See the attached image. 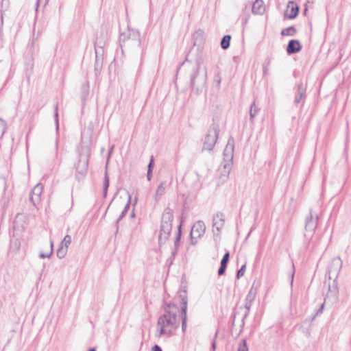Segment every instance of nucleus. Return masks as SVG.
I'll return each instance as SVG.
<instances>
[{
	"label": "nucleus",
	"mask_w": 351,
	"mask_h": 351,
	"mask_svg": "<svg viewBox=\"0 0 351 351\" xmlns=\"http://www.w3.org/2000/svg\"><path fill=\"white\" fill-rule=\"evenodd\" d=\"M181 315L178 306L174 304H167L165 307V313L160 315L157 321L155 337L160 338L162 336L169 337L172 336L180 326L182 320V330H186L187 319V298L185 295H180Z\"/></svg>",
	"instance_id": "1"
},
{
	"label": "nucleus",
	"mask_w": 351,
	"mask_h": 351,
	"mask_svg": "<svg viewBox=\"0 0 351 351\" xmlns=\"http://www.w3.org/2000/svg\"><path fill=\"white\" fill-rule=\"evenodd\" d=\"M207 81V68L203 62L197 60L191 73V84L197 94L202 92Z\"/></svg>",
	"instance_id": "2"
},
{
	"label": "nucleus",
	"mask_w": 351,
	"mask_h": 351,
	"mask_svg": "<svg viewBox=\"0 0 351 351\" xmlns=\"http://www.w3.org/2000/svg\"><path fill=\"white\" fill-rule=\"evenodd\" d=\"M121 47L126 49H138L141 47V39L138 30L128 27L119 36Z\"/></svg>",
	"instance_id": "3"
},
{
	"label": "nucleus",
	"mask_w": 351,
	"mask_h": 351,
	"mask_svg": "<svg viewBox=\"0 0 351 351\" xmlns=\"http://www.w3.org/2000/svg\"><path fill=\"white\" fill-rule=\"evenodd\" d=\"M173 220V210L167 208L162 213L160 223L159 242L165 243L169 238L172 230V221Z\"/></svg>",
	"instance_id": "4"
},
{
	"label": "nucleus",
	"mask_w": 351,
	"mask_h": 351,
	"mask_svg": "<svg viewBox=\"0 0 351 351\" xmlns=\"http://www.w3.org/2000/svg\"><path fill=\"white\" fill-rule=\"evenodd\" d=\"M234 139L232 136L228 138L227 145L223 151V161L221 163L223 170L221 174L223 176H228L230 173L234 156Z\"/></svg>",
	"instance_id": "5"
},
{
	"label": "nucleus",
	"mask_w": 351,
	"mask_h": 351,
	"mask_svg": "<svg viewBox=\"0 0 351 351\" xmlns=\"http://www.w3.org/2000/svg\"><path fill=\"white\" fill-rule=\"evenodd\" d=\"M219 136V126L213 123L208 128L203 145V150L212 151L217 143Z\"/></svg>",
	"instance_id": "6"
},
{
	"label": "nucleus",
	"mask_w": 351,
	"mask_h": 351,
	"mask_svg": "<svg viewBox=\"0 0 351 351\" xmlns=\"http://www.w3.org/2000/svg\"><path fill=\"white\" fill-rule=\"evenodd\" d=\"M318 213L313 209L310 210L309 215L306 218L304 237L306 239H311L317 226Z\"/></svg>",
	"instance_id": "7"
},
{
	"label": "nucleus",
	"mask_w": 351,
	"mask_h": 351,
	"mask_svg": "<svg viewBox=\"0 0 351 351\" xmlns=\"http://www.w3.org/2000/svg\"><path fill=\"white\" fill-rule=\"evenodd\" d=\"M342 267V261L339 257L334 258L328 267V282H336L339 271Z\"/></svg>",
	"instance_id": "8"
},
{
	"label": "nucleus",
	"mask_w": 351,
	"mask_h": 351,
	"mask_svg": "<svg viewBox=\"0 0 351 351\" xmlns=\"http://www.w3.org/2000/svg\"><path fill=\"white\" fill-rule=\"evenodd\" d=\"M328 290L324 298L325 304L327 306H332L338 300L339 298V289L337 284L334 282H328Z\"/></svg>",
	"instance_id": "9"
},
{
	"label": "nucleus",
	"mask_w": 351,
	"mask_h": 351,
	"mask_svg": "<svg viewBox=\"0 0 351 351\" xmlns=\"http://www.w3.org/2000/svg\"><path fill=\"white\" fill-rule=\"evenodd\" d=\"M206 230V226L202 221L195 222L190 233L191 243L195 245L197 243L198 239L204 235Z\"/></svg>",
	"instance_id": "10"
},
{
	"label": "nucleus",
	"mask_w": 351,
	"mask_h": 351,
	"mask_svg": "<svg viewBox=\"0 0 351 351\" xmlns=\"http://www.w3.org/2000/svg\"><path fill=\"white\" fill-rule=\"evenodd\" d=\"M88 156H80L77 163L75 165L76 169V178L80 180L82 179L87 172L88 170Z\"/></svg>",
	"instance_id": "11"
},
{
	"label": "nucleus",
	"mask_w": 351,
	"mask_h": 351,
	"mask_svg": "<svg viewBox=\"0 0 351 351\" xmlns=\"http://www.w3.org/2000/svg\"><path fill=\"white\" fill-rule=\"evenodd\" d=\"M213 232L215 234H219L225 223V216L221 213H217L213 216Z\"/></svg>",
	"instance_id": "12"
},
{
	"label": "nucleus",
	"mask_w": 351,
	"mask_h": 351,
	"mask_svg": "<svg viewBox=\"0 0 351 351\" xmlns=\"http://www.w3.org/2000/svg\"><path fill=\"white\" fill-rule=\"evenodd\" d=\"M71 243V237L70 235L66 234L63 240L61 241L60 247L57 250V256L59 258H63L67 254L69 245Z\"/></svg>",
	"instance_id": "13"
},
{
	"label": "nucleus",
	"mask_w": 351,
	"mask_h": 351,
	"mask_svg": "<svg viewBox=\"0 0 351 351\" xmlns=\"http://www.w3.org/2000/svg\"><path fill=\"white\" fill-rule=\"evenodd\" d=\"M13 227L16 230H23L27 225V216L23 213H18L13 222Z\"/></svg>",
	"instance_id": "14"
},
{
	"label": "nucleus",
	"mask_w": 351,
	"mask_h": 351,
	"mask_svg": "<svg viewBox=\"0 0 351 351\" xmlns=\"http://www.w3.org/2000/svg\"><path fill=\"white\" fill-rule=\"evenodd\" d=\"M43 193V186L40 184H36L30 193V200L34 205L39 202L40 195Z\"/></svg>",
	"instance_id": "15"
},
{
	"label": "nucleus",
	"mask_w": 351,
	"mask_h": 351,
	"mask_svg": "<svg viewBox=\"0 0 351 351\" xmlns=\"http://www.w3.org/2000/svg\"><path fill=\"white\" fill-rule=\"evenodd\" d=\"M299 8L293 1H289L287 10L285 11V16L290 19L295 18L298 14Z\"/></svg>",
	"instance_id": "16"
},
{
	"label": "nucleus",
	"mask_w": 351,
	"mask_h": 351,
	"mask_svg": "<svg viewBox=\"0 0 351 351\" xmlns=\"http://www.w3.org/2000/svg\"><path fill=\"white\" fill-rule=\"evenodd\" d=\"M302 46L298 40H291L287 46V52L289 54L295 53L301 50Z\"/></svg>",
	"instance_id": "17"
},
{
	"label": "nucleus",
	"mask_w": 351,
	"mask_h": 351,
	"mask_svg": "<svg viewBox=\"0 0 351 351\" xmlns=\"http://www.w3.org/2000/svg\"><path fill=\"white\" fill-rule=\"evenodd\" d=\"M265 10L264 3L263 0H256L252 6V12L254 14H263Z\"/></svg>",
	"instance_id": "18"
},
{
	"label": "nucleus",
	"mask_w": 351,
	"mask_h": 351,
	"mask_svg": "<svg viewBox=\"0 0 351 351\" xmlns=\"http://www.w3.org/2000/svg\"><path fill=\"white\" fill-rule=\"evenodd\" d=\"M167 184V181H162L158 186L156 191V194H155V200L156 202L159 201L161 197L165 194Z\"/></svg>",
	"instance_id": "19"
},
{
	"label": "nucleus",
	"mask_w": 351,
	"mask_h": 351,
	"mask_svg": "<svg viewBox=\"0 0 351 351\" xmlns=\"http://www.w3.org/2000/svg\"><path fill=\"white\" fill-rule=\"evenodd\" d=\"M305 92H306V87L303 84L302 82H300L298 85L297 95H296V96L295 97V100H294V103L295 104H298L300 103V101L302 99Z\"/></svg>",
	"instance_id": "20"
},
{
	"label": "nucleus",
	"mask_w": 351,
	"mask_h": 351,
	"mask_svg": "<svg viewBox=\"0 0 351 351\" xmlns=\"http://www.w3.org/2000/svg\"><path fill=\"white\" fill-rule=\"evenodd\" d=\"M229 258H230V254H229V252H226L223 255V256L221 261V265L218 269V275L219 276H221L225 273L226 269L227 267V264L229 261Z\"/></svg>",
	"instance_id": "21"
},
{
	"label": "nucleus",
	"mask_w": 351,
	"mask_h": 351,
	"mask_svg": "<svg viewBox=\"0 0 351 351\" xmlns=\"http://www.w3.org/2000/svg\"><path fill=\"white\" fill-rule=\"evenodd\" d=\"M259 110L260 109L256 106L255 101H253L250 110V121L251 123H253L254 118L257 115Z\"/></svg>",
	"instance_id": "22"
},
{
	"label": "nucleus",
	"mask_w": 351,
	"mask_h": 351,
	"mask_svg": "<svg viewBox=\"0 0 351 351\" xmlns=\"http://www.w3.org/2000/svg\"><path fill=\"white\" fill-rule=\"evenodd\" d=\"M257 293L256 289L254 288V285L251 287L249 293H247L245 301L249 302H253Z\"/></svg>",
	"instance_id": "23"
},
{
	"label": "nucleus",
	"mask_w": 351,
	"mask_h": 351,
	"mask_svg": "<svg viewBox=\"0 0 351 351\" xmlns=\"http://www.w3.org/2000/svg\"><path fill=\"white\" fill-rule=\"evenodd\" d=\"M130 199H131V197H130V195H129V197H128V201L127 204H125V207H124L123 210H122V212H121V213L120 216L119 217V218H118V219H117V221H116V224H117H117L119 223V222L121 220V219H122L123 217H125V215H126V213H127V212H128V209H129V208H130Z\"/></svg>",
	"instance_id": "24"
},
{
	"label": "nucleus",
	"mask_w": 351,
	"mask_h": 351,
	"mask_svg": "<svg viewBox=\"0 0 351 351\" xmlns=\"http://www.w3.org/2000/svg\"><path fill=\"white\" fill-rule=\"evenodd\" d=\"M231 36L230 35H225L221 41V47L223 49H226L230 47Z\"/></svg>",
	"instance_id": "25"
},
{
	"label": "nucleus",
	"mask_w": 351,
	"mask_h": 351,
	"mask_svg": "<svg viewBox=\"0 0 351 351\" xmlns=\"http://www.w3.org/2000/svg\"><path fill=\"white\" fill-rule=\"evenodd\" d=\"M295 33L296 29L293 26L283 29L281 32L282 36H294Z\"/></svg>",
	"instance_id": "26"
},
{
	"label": "nucleus",
	"mask_w": 351,
	"mask_h": 351,
	"mask_svg": "<svg viewBox=\"0 0 351 351\" xmlns=\"http://www.w3.org/2000/svg\"><path fill=\"white\" fill-rule=\"evenodd\" d=\"M109 187V178L107 173H105L104 180V197H106L108 189Z\"/></svg>",
	"instance_id": "27"
},
{
	"label": "nucleus",
	"mask_w": 351,
	"mask_h": 351,
	"mask_svg": "<svg viewBox=\"0 0 351 351\" xmlns=\"http://www.w3.org/2000/svg\"><path fill=\"white\" fill-rule=\"evenodd\" d=\"M237 351H248V348L247 346V342L245 339H241L239 341Z\"/></svg>",
	"instance_id": "28"
},
{
	"label": "nucleus",
	"mask_w": 351,
	"mask_h": 351,
	"mask_svg": "<svg viewBox=\"0 0 351 351\" xmlns=\"http://www.w3.org/2000/svg\"><path fill=\"white\" fill-rule=\"evenodd\" d=\"M182 235V223L178 226V232L176 234V240H175V246L176 247L178 243L180 242V238Z\"/></svg>",
	"instance_id": "29"
},
{
	"label": "nucleus",
	"mask_w": 351,
	"mask_h": 351,
	"mask_svg": "<svg viewBox=\"0 0 351 351\" xmlns=\"http://www.w3.org/2000/svg\"><path fill=\"white\" fill-rule=\"evenodd\" d=\"M82 90L83 93V97H85L88 95L89 92V84L88 82H85L82 86Z\"/></svg>",
	"instance_id": "30"
},
{
	"label": "nucleus",
	"mask_w": 351,
	"mask_h": 351,
	"mask_svg": "<svg viewBox=\"0 0 351 351\" xmlns=\"http://www.w3.org/2000/svg\"><path fill=\"white\" fill-rule=\"evenodd\" d=\"M53 241H51V246H50V252H49V254L40 253L39 254V257L41 258H49L51 256V255L52 254V253H53Z\"/></svg>",
	"instance_id": "31"
},
{
	"label": "nucleus",
	"mask_w": 351,
	"mask_h": 351,
	"mask_svg": "<svg viewBox=\"0 0 351 351\" xmlns=\"http://www.w3.org/2000/svg\"><path fill=\"white\" fill-rule=\"evenodd\" d=\"M252 302H249L245 301V308H246V312H245V315H243V321L247 317L250 310V308H251V306H252Z\"/></svg>",
	"instance_id": "32"
},
{
	"label": "nucleus",
	"mask_w": 351,
	"mask_h": 351,
	"mask_svg": "<svg viewBox=\"0 0 351 351\" xmlns=\"http://www.w3.org/2000/svg\"><path fill=\"white\" fill-rule=\"evenodd\" d=\"M54 110H55L54 117H55V122H56V131H58V129H59L58 113V105H56L55 106Z\"/></svg>",
	"instance_id": "33"
},
{
	"label": "nucleus",
	"mask_w": 351,
	"mask_h": 351,
	"mask_svg": "<svg viewBox=\"0 0 351 351\" xmlns=\"http://www.w3.org/2000/svg\"><path fill=\"white\" fill-rule=\"evenodd\" d=\"M0 130L1 135H3L6 131V122L1 119H0Z\"/></svg>",
	"instance_id": "34"
},
{
	"label": "nucleus",
	"mask_w": 351,
	"mask_h": 351,
	"mask_svg": "<svg viewBox=\"0 0 351 351\" xmlns=\"http://www.w3.org/2000/svg\"><path fill=\"white\" fill-rule=\"evenodd\" d=\"M245 265H243L240 269L238 270L237 274V278L239 279L241 277H242L244 275L245 271Z\"/></svg>",
	"instance_id": "35"
},
{
	"label": "nucleus",
	"mask_w": 351,
	"mask_h": 351,
	"mask_svg": "<svg viewBox=\"0 0 351 351\" xmlns=\"http://www.w3.org/2000/svg\"><path fill=\"white\" fill-rule=\"evenodd\" d=\"M294 275H295V266H294V264L292 263L291 271V274H290L291 287L293 286V284Z\"/></svg>",
	"instance_id": "36"
},
{
	"label": "nucleus",
	"mask_w": 351,
	"mask_h": 351,
	"mask_svg": "<svg viewBox=\"0 0 351 351\" xmlns=\"http://www.w3.org/2000/svg\"><path fill=\"white\" fill-rule=\"evenodd\" d=\"M20 243L17 239L12 240L11 241V247H14L15 250H18L19 248Z\"/></svg>",
	"instance_id": "37"
},
{
	"label": "nucleus",
	"mask_w": 351,
	"mask_h": 351,
	"mask_svg": "<svg viewBox=\"0 0 351 351\" xmlns=\"http://www.w3.org/2000/svg\"><path fill=\"white\" fill-rule=\"evenodd\" d=\"M153 167H154V157L152 156L151 158H150L149 163L148 167H147V169L149 170V171H152L153 170Z\"/></svg>",
	"instance_id": "38"
},
{
	"label": "nucleus",
	"mask_w": 351,
	"mask_h": 351,
	"mask_svg": "<svg viewBox=\"0 0 351 351\" xmlns=\"http://www.w3.org/2000/svg\"><path fill=\"white\" fill-rule=\"evenodd\" d=\"M325 306H327V304H325V301H324V303L321 305L320 308L318 309V311L316 313L317 315L322 313Z\"/></svg>",
	"instance_id": "39"
},
{
	"label": "nucleus",
	"mask_w": 351,
	"mask_h": 351,
	"mask_svg": "<svg viewBox=\"0 0 351 351\" xmlns=\"http://www.w3.org/2000/svg\"><path fill=\"white\" fill-rule=\"evenodd\" d=\"M152 351H162V350L159 346L155 345L152 347Z\"/></svg>",
	"instance_id": "40"
},
{
	"label": "nucleus",
	"mask_w": 351,
	"mask_h": 351,
	"mask_svg": "<svg viewBox=\"0 0 351 351\" xmlns=\"http://www.w3.org/2000/svg\"><path fill=\"white\" fill-rule=\"evenodd\" d=\"M152 171H149V170L147 169V178L148 180H151V179H152Z\"/></svg>",
	"instance_id": "41"
},
{
	"label": "nucleus",
	"mask_w": 351,
	"mask_h": 351,
	"mask_svg": "<svg viewBox=\"0 0 351 351\" xmlns=\"http://www.w3.org/2000/svg\"><path fill=\"white\" fill-rule=\"evenodd\" d=\"M211 349L213 351H214L216 349V341L215 339L213 340L212 342Z\"/></svg>",
	"instance_id": "42"
},
{
	"label": "nucleus",
	"mask_w": 351,
	"mask_h": 351,
	"mask_svg": "<svg viewBox=\"0 0 351 351\" xmlns=\"http://www.w3.org/2000/svg\"><path fill=\"white\" fill-rule=\"evenodd\" d=\"M58 141L56 142V156H58Z\"/></svg>",
	"instance_id": "43"
},
{
	"label": "nucleus",
	"mask_w": 351,
	"mask_h": 351,
	"mask_svg": "<svg viewBox=\"0 0 351 351\" xmlns=\"http://www.w3.org/2000/svg\"><path fill=\"white\" fill-rule=\"evenodd\" d=\"M134 215H135L134 212V211H132V213H131V215H130V217H134Z\"/></svg>",
	"instance_id": "44"
},
{
	"label": "nucleus",
	"mask_w": 351,
	"mask_h": 351,
	"mask_svg": "<svg viewBox=\"0 0 351 351\" xmlns=\"http://www.w3.org/2000/svg\"><path fill=\"white\" fill-rule=\"evenodd\" d=\"M263 72H264V73H266L267 72V68H264L263 69Z\"/></svg>",
	"instance_id": "45"
},
{
	"label": "nucleus",
	"mask_w": 351,
	"mask_h": 351,
	"mask_svg": "<svg viewBox=\"0 0 351 351\" xmlns=\"http://www.w3.org/2000/svg\"><path fill=\"white\" fill-rule=\"evenodd\" d=\"M88 351H95V348H90Z\"/></svg>",
	"instance_id": "46"
},
{
	"label": "nucleus",
	"mask_w": 351,
	"mask_h": 351,
	"mask_svg": "<svg viewBox=\"0 0 351 351\" xmlns=\"http://www.w3.org/2000/svg\"><path fill=\"white\" fill-rule=\"evenodd\" d=\"M215 338L217 337V332H215Z\"/></svg>",
	"instance_id": "47"
}]
</instances>
